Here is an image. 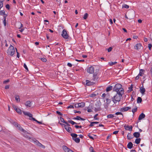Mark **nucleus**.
<instances>
[{"label": "nucleus", "instance_id": "nucleus-1", "mask_svg": "<svg viewBox=\"0 0 152 152\" xmlns=\"http://www.w3.org/2000/svg\"><path fill=\"white\" fill-rule=\"evenodd\" d=\"M113 91H116L117 93H120L124 94V89L122 88V86L120 84L117 83L115 85L113 88Z\"/></svg>", "mask_w": 152, "mask_h": 152}, {"label": "nucleus", "instance_id": "nucleus-2", "mask_svg": "<svg viewBox=\"0 0 152 152\" xmlns=\"http://www.w3.org/2000/svg\"><path fill=\"white\" fill-rule=\"evenodd\" d=\"M123 94V93H121L119 92L117 93L115 95L112 97V100L115 104L117 102H120L121 100V97L122 96Z\"/></svg>", "mask_w": 152, "mask_h": 152}, {"label": "nucleus", "instance_id": "nucleus-3", "mask_svg": "<svg viewBox=\"0 0 152 152\" xmlns=\"http://www.w3.org/2000/svg\"><path fill=\"white\" fill-rule=\"evenodd\" d=\"M15 50L14 48L12 45H10L7 51L8 54L11 56H12L15 53Z\"/></svg>", "mask_w": 152, "mask_h": 152}, {"label": "nucleus", "instance_id": "nucleus-4", "mask_svg": "<svg viewBox=\"0 0 152 152\" xmlns=\"http://www.w3.org/2000/svg\"><path fill=\"white\" fill-rule=\"evenodd\" d=\"M13 124L14 125H15L16 127L18 128V130L25 133H26V131L22 127H21L19 124H18L15 122H13Z\"/></svg>", "mask_w": 152, "mask_h": 152}, {"label": "nucleus", "instance_id": "nucleus-5", "mask_svg": "<svg viewBox=\"0 0 152 152\" xmlns=\"http://www.w3.org/2000/svg\"><path fill=\"white\" fill-rule=\"evenodd\" d=\"M71 135L72 137V139L75 142L78 143L80 142V139L79 138H77V135L75 133H72Z\"/></svg>", "mask_w": 152, "mask_h": 152}, {"label": "nucleus", "instance_id": "nucleus-6", "mask_svg": "<svg viewBox=\"0 0 152 152\" xmlns=\"http://www.w3.org/2000/svg\"><path fill=\"white\" fill-rule=\"evenodd\" d=\"M61 35L65 39H69V36L67 34L66 30L65 29L63 30L62 34H61Z\"/></svg>", "mask_w": 152, "mask_h": 152}, {"label": "nucleus", "instance_id": "nucleus-7", "mask_svg": "<svg viewBox=\"0 0 152 152\" xmlns=\"http://www.w3.org/2000/svg\"><path fill=\"white\" fill-rule=\"evenodd\" d=\"M33 141L35 143V144H36L37 145L39 146V147L43 148H45V146L44 145H42L41 143H40L38 140H37L36 139H34L33 140Z\"/></svg>", "mask_w": 152, "mask_h": 152}, {"label": "nucleus", "instance_id": "nucleus-8", "mask_svg": "<svg viewBox=\"0 0 152 152\" xmlns=\"http://www.w3.org/2000/svg\"><path fill=\"white\" fill-rule=\"evenodd\" d=\"M101 103L100 102H97V104H95L96 106H97V105H98V107H97L94 108V111L96 112L100 111L101 110Z\"/></svg>", "mask_w": 152, "mask_h": 152}, {"label": "nucleus", "instance_id": "nucleus-9", "mask_svg": "<svg viewBox=\"0 0 152 152\" xmlns=\"http://www.w3.org/2000/svg\"><path fill=\"white\" fill-rule=\"evenodd\" d=\"M128 16V19H133L134 17V15L133 13V12H129L127 13Z\"/></svg>", "mask_w": 152, "mask_h": 152}, {"label": "nucleus", "instance_id": "nucleus-10", "mask_svg": "<svg viewBox=\"0 0 152 152\" xmlns=\"http://www.w3.org/2000/svg\"><path fill=\"white\" fill-rule=\"evenodd\" d=\"M87 72L90 74H93L94 72V68L93 66H91L87 69Z\"/></svg>", "mask_w": 152, "mask_h": 152}, {"label": "nucleus", "instance_id": "nucleus-11", "mask_svg": "<svg viewBox=\"0 0 152 152\" xmlns=\"http://www.w3.org/2000/svg\"><path fill=\"white\" fill-rule=\"evenodd\" d=\"M131 109V107H126L121 108L120 111L121 112H126Z\"/></svg>", "mask_w": 152, "mask_h": 152}, {"label": "nucleus", "instance_id": "nucleus-12", "mask_svg": "<svg viewBox=\"0 0 152 152\" xmlns=\"http://www.w3.org/2000/svg\"><path fill=\"white\" fill-rule=\"evenodd\" d=\"M125 129L126 130H129L131 131L132 130V126H129V125H125L124 126Z\"/></svg>", "mask_w": 152, "mask_h": 152}, {"label": "nucleus", "instance_id": "nucleus-13", "mask_svg": "<svg viewBox=\"0 0 152 152\" xmlns=\"http://www.w3.org/2000/svg\"><path fill=\"white\" fill-rule=\"evenodd\" d=\"M23 112L25 115L29 116L30 118H33V115L31 113L28 112H25L24 111H23Z\"/></svg>", "mask_w": 152, "mask_h": 152}, {"label": "nucleus", "instance_id": "nucleus-14", "mask_svg": "<svg viewBox=\"0 0 152 152\" xmlns=\"http://www.w3.org/2000/svg\"><path fill=\"white\" fill-rule=\"evenodd\" d=\"M23 112L25 115L29 116L30 118H33V115L31 113L28 112H25L24 111H23Z\"/></svg>", "mask_w": 152, "mask_h": 152}, {"label": "nucleus", "instance_id": "nucleus-15", "mask_svg": "<svg viewBox=\"0 0 152 152\" xmlns=\"http://www.w3.org/2000/svg\"><path fill=\"white\" fill-rule=\"evenodd\" d=\"M86 85L87 86H92L95 83L94 82H91L88 80H86Z\"/></svg>", "mask_w": 152, "mask_h": 152}, {"label": "nucleus", "instance_id": "nucleus-16", "mask_svg": "<svg viewBox=\"0 0 152 152\" xmlns=\"http://www.w3.org/2000/svg\"><path fill=\"white\" fill-rule=\"evenodd\" d=\"M142 47V45L140 43L137 44L134 47V49L136 50H138L141 49Z\"/></svg>", "mask_w": 152, "mask_h": 152}, {"label": "nucleus", "instance_id": "nucleus-17", "mask_svg": "<svg viewBox=\"0 0 152 152\" xmlns=\"http://www.w3.org/2000/svg\"><path fill=\"white\" fill-rule=\"evenodd\" d=\"M145 115L143 113H141L139 116L138 117V120H140L145 117Z\"/></svg>", "mask_w": 152, "mask_h": 152}, {"label": "nucleus", "instance_id": "nucleus-18", "mask_svg": "<svg viewBox=\"0 0 152 152\" xmlns=\"http://www.w3.org/2000/svg\"><path fill=\"white\" fill-rule=\"evenodd\" d=\"M73 120H82V121H85V119L82 118L79 116H77L76 117H74L73 118Z\"/></svg>", "mask_w": 152, "mask_h": 152}, {"label": "nucleus", "instance_id": "nucleus-19", "mask_svg": "<svg viewBox=\"0 0 152 152\" xmlns=\"http://www.w3.org/2000/svg\"><path fill=\"white\" fill-rule=\"evenodd\" d=\"M133 136L136 138H139L140 136V134L139 132H135L133 133Z\"/></svg>", "mask_w": 152, "mask_h": 152}, {"label": "nucleus", "instance_id": "nucleus-20", "mask_svg": "<svg viewBox=\"0 0 152 152\" xmlns=\"http://www.w3.org/2000/svg\"><path fill=\"white\" fill-rule=\"evenodd\" d=\"M64 128L68 132L71 133L72 132V128L70 127H66V126Z\"/></svg>", "mask_w": 152, "mask_h": 152}, {"label": "nucleus", "instance_id": "nucleus-21", "mask_svg": "<svg viewBox=\"0 0 152 152\" xmlns=\"http://www.w3.org/2000/svg\"><path fill=\"white\" fill-rule=\"evenodd\" d=\"M93 80L94 81H96L97 80L98 78V77L97 76V75L96 74L94 73L93 74Z\"/></svg>", "mask_w": 152, "mask_h": 152}, {"label": "nucleus", "instance_id": "nucleus-22", "mask_svg": "<svg viewBox=\"0 0 152 152\" xmlns=\"http://www.w3.org/2000/svg\"><path fill=\"white\" fill-rule=\"evenodd\" d=\"M133 144L131 142H129L127 145V148L130 149L132 148L133 147Z\"/></svg>", "mask_w": 152, "mask_h": 152}, {"label": "nucleus", "instance_id": "nucleus-23", "mask_svg": "<svg viewBox=\"0 0 152 152\" xmlns=\"http://www.w3.org/2000/svg\"><path fill=\"white\" fill-rule=\"evenodd\" d=\"M29 120H33L34 121H35L37 123L40 124H43L42 122H40L37 120H36L35 118H30L29 119Z\"/></svg>", "mask_w": 152, "mask_h": 152}, {"label": "nucleus", "instance_id": "nucleus-24", "mask_svg": "<svg viewBox=\"0 0 152 152\" xmlns=\"http://www.w3.org/2000/svg\"><path fill=\"white\" fill-rule=\"evenodd\" d=\"M145 71L143 69H141L140 70V73H139V75L140 76H142V75L144 74V72Z\"/></svg>", "mask_w": 152, "mask_h": 152}, {"label": "nucleus", "instance_id": "nucleus-25", "mask_svg": "<svg viewBox=\"0 0 152 152\" xmlns=\"http://www.w3.org/2000/svg\"><path fill=\"white\" fill-rule=\"evenodd\" d=\"M145 89L143 87L140 88V91L142 94H145Z\"/></svg>", "mask_w": 152, "mask_h": 152}, {"label": "nucleus", "instance_id": "nucleus-26", "mask_svg": "<svg viewBox=\"0 0 152 152\" xmlns=\"http://www.w3.org/2000/svg\"><path fill=\"white\" fill-rule=\"evenodd\" d=\"M15 99L17 102H20V99L19 95H16L15 96Z\"/></svg>", "mask_w": 152, "mask_h": 152}, {"label": "nucleus", "instance_id": "nucleus-27", "mask_svg": "<svg viewBox=\"0 0 152 152\" xmlns=\"http://www.w3.org/2000/svg\"><path fill=\"white\" fill-rule=\"evenodd\" d=\"M26 106L30 107L31 106V102L30 101H27L25 104Z\"/></svg>", "mask_w": 152, "mask_h": 152}, {"label": "nucleus", "instance_id": "nucleus-28", "mask_svg": "<svg viewBox=\"0 0 152 152\" xmlns=\"http://www.w3.org/2000/svg\"><path fill=\"white\" fill-rule=\"evenodd\" d=\"M63 148L65 152H68V151L69 148H68L65 145H63L62 147Z\"/></svg>", "mask_w": 152, "mask_h": 152}, {"label": "nucleus", "instance_id": "nucleus-29", "mask_svg": "<svg viewBox=\"0 0 152 152\" xmlns=\"http://www.w3.org/2000/svg\"><path fill=\"white\" fill-rule=\"evenodd\" d=\"M68 122L70 123L71 124H72V125H73L74 124H80V123H77L76 122H74V121H72V120H69L68 121Z\"/></svg>", "mask_w": 152, "mask_h": 152}, {"label": "nucleus", "instance_id": "nucleus-30", "mask_svg": "<svg viewBox=\"0 0 152 152\" xmlns=\"http://www.w3.org/2000/svg\"><path fill=\"white\" fill-rule=\"evenodd\" d=\"M141 139L140 138H137L135 140V142L137 144H139L140 143Z\"/></svg>", "mask_w": 152, "mask_h": 152}, {"label": "nucleus", "instance_id": "nucleus-31", "mask_svg": "<svg viewBox=\"0 0 152 152\" xmlns=\"http://www.w3.org/2000/svg\"><path fill=\"white\" fill-rule=\"evenodd\" d=\"M113 89V86H109L107 87L106 89L107 92H108L111 91Z\"/></svg>", "mask_w": 152, "mask_h": 152}, {"label": "nucleus", "instance_id": "nucleus-32", "mask_svg": "<svg viewBox=\"0 0 152 152\" xmlns=\"http://www.w3.org/2000/svg\"><path fill=\"white\" fill-rule=\"evenodd\" d=\"M142 101V99L141 97H138L137 99V102L138 103H140Z\"/></svg>", "mask_w": 152, "mask_h": 152}, {"label": "nucleus", "instance_id": "nucleus-33", "mask_svg": "<svg viewBox=\"0 0 152 152\" xmlns=\"http://www.w3.org/2000/svg\"><path fill=\"white\" fill-rule=\"evenodd\" d=\"M79 106L80 107H84L85 105V103L84 102H81L78 103Z\"/></svg>", "mask_w": 152, "mask_h": 152}, {"label": "nucleus", "instance_id": "nucleus-34", "mask_svg": "<svg viewBox=\"0 0 152 152\" xmlns=\"http://www.w3.org/2000/svg\"><path fill=\"white\" fill-rule=\"evenodd\" d=\"M99 123V122H92L89 125V126L92 127L94 126L93 124H97Z\"/></svg>", "mask_w": 152, "mask_h": 152}, {"label": "nucleus", "instance_id": "nucleus-35", "mask_svg": "<svg viewBox=\"0 0 152 152\" xmlns=\"http://www.w3.org/2000/svg\"><path fill=\"white\" fill-rule=\"evenodd\" d=\"M133 85L132 84L131 86L129 87V90L128 91V92H130V91H132L133 90L132 88H133Z\"/></svg>", "mask_w": 152, "mask_h": 152}, {"label": "nucleus", "instance_id": "nucleus-36", "mask_svg": "<svg viewBox=\"0 0 152 152\" xmlns=\"http://www.w3.org/2000/svg\"><path fill=\"white\" fill-rule=\"evenodd\" d=\"M5 11L3 10H1L0 11V15H5Z\"/></svg>", "mask_w": 152, "mask_h": 152}, {"label": "nucleus", "instance_id": "nucleus-37", "mask_svg": "<svg viewBox=\"0 0 152 152\" xmlns=\"http://www.w3.org/2000/svg\"><path fill=\"white\" fill-rule=\"evenodd\" d=\"M16 112L17 113H18V114H22V111H21V110L19 109V108H18L17 110H16Z\"/></svg>", "mask_w": 152, "mask_h": 152}, {"label": "nucleus", "instance_id": "nucleus-38", "mask_svg": "<svg viewBox=\"0 0 152 152\" xmlns=\"http://www.w3.org/2000/svg\"><path fill=\"white\" fill-rule=\"evenodd\" d=\"M88 14L87 13H86L84 15L83 18L84 20H86L88 18Z\"/></svg>", "mask_w": 152, "mask_h": 152}, {"label": "nucleus", "instance_id": "nucleus-39", "mask_svg": "<svg viewBox=\"0 0 152 152\" xmlns=\"http://www.w3.org/2000/svg\"><path fill=\"white\" fill-rule=\"evenodd\" d=\"M114 117V116L112 114H110L107 115V118H113Z\"/></svg>", "mask_w": 152, "mask_h": 152}, {"label": "nucleus", "instance_id": "nucleus-40", "mask_svg": "<svg viewBox=\"0 0 152 152\" xmlns=\"http://www.w3.org/2000/svg\"><path fill=\"white\" fill-rule=\"evenodd\" d=\"M106 100L107 104H109L111 102V99H106Z\"/></svg>", "mask_w": 152, "mask_h": 152}, {"label": "nucleus", "instance_id": "nucleus-41", "mask_svg": "<svg viewBox=\"0 0 152 152\" xmlns=\"http://www.w3.org/2000/svg\"><path fill=\"white\" fill-rule=\"evenodd\" d=\"M117 63V62H111L109 63V65L110 66H113V65Z\"/></svg>", "mask_w": 152, "mask_h": 152}, {"label": "nucleus", "instance_id": "nucleus-42", "mask_svg": "<svg viewBox=\"0 0 152 152\" xmlns=\"http://www.w3.org/2000/svg\"><path fill=\"white\" fill-rule=\"evenodd\" d=\"M115 114L116 115H122V118H123V114L121 112H116V113H115Z\"/></svg>", "mask_w": 152, "mask_h": 152}, {"label": "nucleus", "instance_id": "nucleus-43", "mask_svg": "<svg viewBox=\"0 0 152 152\" xmlns=\"http://www.w3.org/2000/svg\"><path fill=\"white\" fill-rule=\"evenodd\" d=\"M122 7L128 9L129 7V5H128L127 4H125L123 5Z\"/></svg>", "mask_w": 152, "mask_h": 152}, {"label": "nucleus", "instance_id": "nucleus-44", "mask_svg": "<svg viewBox=\"0 0 152 152\" xmlns=\"http://www.w3.org/2000/svg\"><path fill=\"white\" fill-rule=\"evenodd\" d=\"M131 134L130 133H128V134L127 136V139L128 140H130L133 138V137H131L130 136H129V135H131Z\"/></svg>", "mask_w": 152, "mask_h": 152}, {"label": "nucleus", "instance_id": "nucleus-45", "mask_svg": "<svg viewBox=\"0 0 152 152\" xmlns=\"http://www.w3.org/2000/svg\"><path fill=\"white\" fill-rule=\"evenodd\" d=\"M60 121L61 122L64 123L66 121H64V118H62V117H60Z\"/></svg>", "mask_w": 152, "mask_h": 152}, {"label": "nucleus", "instance_id": "nucleus-46", "mask_svg": "<svg viewBox=\"0 0 152 152\" xmlns=\"http://www.w3.org/2000/svg\"><path fill=\"white\" fill-rule=\"evenodd\" d=\"M9 82H10V80L9 79H8L7 80H5L3 82V83L5 84L7 83H8Z\"/></svg>", "mask_w": 152, "mask_h": 152}, {"label": "nucleus", "instance_id": "nucleus-47", "mask_svg": "<svg viewBox=\"0 0 152 152\" xmlns=\"http://www.w3.org/2000/svg\"><path fill=\"white\" fill-rule=\"evenodd\" d=\"M137 110V108L136 107V108L132 110V112L133 113H134Z\"/></svg>", "mask_w": 152, "mask_h": 152}, {"label": "nucleus", "instance_id": "nucleus-48", "mask_svg": "<svg viewBox=\"0 0 152 152\" xmlns=\"http://www.w3.org/2000/svg\"><path fill=\"white\" fill-rule=\"evenodd\" d=\"M75 107L76 108H78L79 107H80L78 103H77V104H75Z\"/></svg>", "mask_w": 152, "mask_h": 152}, {"label": "nucleus", "instance_id": "nucleus-49", "mask_svg": "<svg viewBox=\"0 0 152 152\" xmlns=\"http://www.w3.org/2000/svg\"><path fill=\"white\" fill-rule=\"evenodd\" d=\"M152 47V45L151 44H148V48H149V49L150 50H151V48Z\"/></svg>", "mask_w": 152, "mask_h": 152}, {"label": "nucleus", "instance_id": "nucleus-50", "mask_svg": "<svg viewBox=\"0 0 152 152\" xmlns=\"http://www.w3.org/2000/svg\"><path fill=\"white\" fill-rule=\"evenodd\" d=\"M89 150L90 151H91L92 152H96L94 151L93 150V148L92 147H91L89 148Z\"/></svg>", "mask_w": 152, "mask_h": 152}, {"label": "nucleus", "instance_id": "nucleus-51", "mask_svg": "<svg viewBox=\"0 0 152 152\" xmlns=\"http://www.w3.org/2000/svg\"><path fill=\"white\" fill-rule=\"evenodd\" d=\"M5 7L8 10H9L10 9V6L9 4H7L6 5Z\"/></svg>", "mask_w": 152, "mask_h": 152}, {"label": "nucleus", "instance_id": "nucleus-52", "mask_svg": "<svg viewBox=\"0 0 152 152\" xmlns=\"http://www.w3.org/2000/svg\"><path fill=\"white\" fill-rule=\"evenodd\" d=\"M41 60L44 62H46L47 61V59L44 58H41Z\"/></svg>", "mask_w": 152, "mask_h": 152}, {"label": "nucleus", "instance_id": "nucleus-53", "mask_svg": "<svg viewBox=\"0 0 152 152\" xmlns=\"http://www.w3.org/2000/svg\"><path fill=\"white\" fill-rule=\"evenodd\" d=\"M23 66L24 67V68L26 69L28 71V68L26 64L24 63L23 65Z\"/></svg>", "mask_w": 152, "mask_h": 152}, {"label": "nucleus", "instance_id": "nucleus-54", "mask_svg": "<svg viewBox=\"0 0 152 152\" xmlns=\"http://www.w3.org/2000/svg\"><path fill=\"white\" fill-rule=\"evenodd\" d=\"M96 96V94H92L90 95V96L91 97H94Z\"/></svg>", "mask_w": 152, "mask_h": 152}, {"label": "nucleus", "instance_id": "nucleus-55", "mask_svg": "<svg viewBox=\"0 0 152 152\" xmlns=\"http://www.w3.org/2000/svg\"><path fill=\"white\" fill-rule=\"evenodd\" d=\"M56 113L60 115H61V116H62L63 115V114L62 113H61L60 112H59L58 111H56Z\"/></svg>", "mask_w": 152, "mask_h": 152}, {"label": "nucleus", "instance_id": "nucleus-56", "mask_svg": "<svg viewBox=\"0 0 152 152\" xmlns=\"http://www.w3.org/2000/svg\"><path fill=\"white\" fill-rule=\"evenodd\" d=\"M64 124H65V126H66V127H69V126H70V125L68 123V122H67L66 121L65 122V123H64Z\"/></svg>", "mask_w": 152, "mask_h": 152}, {"label": "nucleus", "instance_id": "nucleus-57", "mask_svg": "<svg viewBox=\"0 0 152 152\" xmlns=\"http://www.w3.org/2000/svg\"><path fill=\"white\" fill-rule=\"evenodd\" d=\"M112 47H109L108 49H107V51L108 52H110L112 49Z\"/></svg>", "mask_w": 152, "mask_h": 152}, {"label": "nucleus", "instance_id": "nucleus-58", "mask_svg": "<svg viewBox=\"0 0 152 152\" xmlns=\"http://www.w3.org/2000/svg\"><path fill=\"white\" fill-rule=\"evenodd\" d=\"M12 107L15 110H16L18 109V108H17V107L14 105H12Z\"/></svg>", "mask_w": 152, "mask_h": 152}, {"label": "nucleus", "instance_id": "nucleus-59", "mask_svg": "<svg viewBox=\"0 0 152 152\" xmlns=\"http://www.w3.org/2000/svg\"><path fill=\"white\" fill-rule=\"evenodd\" d=\"M74 113H80H80H81V111H76V110H74Z\"/></svg>", "mask_w": 152, "mask_h": 152}, {"label": "nucleus", "instance_id": "nucleus-60", "mask_svg": "<svg viewBox=\"0 0 152 152\" xmlns=\"http://www.w3.org/2000/svg\"><path fill=\"white\" fill-rule=\"evenodd\" d=\"M98 115V114H96L95 115V116H94V118L95 119V120H98V119H99L98 118H97V116Z\"/></svg>", "mask_w": 152, "mask_h": 152}, {"label": "nucleus", "instance_id": "nucleus-61", "mask_svg": "<svg viewBox=\"0 0 152 152\" xmlns=\"http://www.w3.org/2000/svg\"><path fill=\"white\" fill-rule=\"evenodd\" d=\"M16 49V51H17V57L18 58H19V53L18 52H17V49L15 48Z\"/></svg>", "mask_w": 152, "mask_h": 152}, {"label": "nucleus", "instance_id": "nucleus-62", "mask_svg": "<svg viewBox=\"0 0 152 152\" xmlns=\"http://www.w3.org/2000/svg\"><path fill=\"white\" fill-rule=\"evenodd\" d=\"M88 136L91 139H92L93 140H94V138H93V137H92L90 135V134H88Z\"/></svg>", "mask_w": 152, "mask_h": 152}, {"label": "nucleus", "instance_id": "nucleus-63", "mask_svg": "<svg viewBox=\"0 0 152 152\" xmlns=\"http://www.w3.org/2000/svg\"><path fill=\"white\" fill-rule=\"evenodd\" d=\"M74 108V106L73 105H71L67 107V108Z\"/></svg>", "mask_w": 152, "mask_h": 152}, {"label": "nucleus", "instance_id": "nucleus-64", "mask_svg": "<svg viewBox=\"0 0 152 152\" xmlns=\"http://www.w3.org/2000/svg\"><path fill=\"white\" fill-rule=\"evenodd\" d=\"M10 87V85H7L5 86V89H9Z\"/></svg>", "mask_w": 152, "mask_h": 152}]
</instances>
